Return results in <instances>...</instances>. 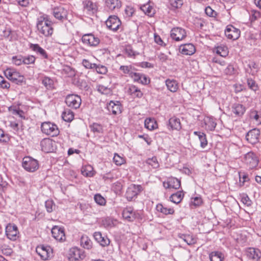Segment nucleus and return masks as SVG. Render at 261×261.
<instances>
[{
	"instance_id": "nucleus-1",
	"label": "nucleus",
	"mask_w": 261,
	"mask_h": 261,
	"mask_svg": "<svg viewBox=\"0 0 261 261\" xmlns=\"http://www.w3.org/2000/svg\"><path fill=\"white\" fill-rule=\"evenodd\" d=\"M37 28L39 33L45 37L50 36L53 33L52 22L47 15L43 14L38 17Z\"/></svg>"
},
{
	"instance_id": "nucleus-2",
	"label": "nucleus",
	"mask_w": 261,
	"mask_h": 261,
	"mask_svg": "<svg viewBox=\"0 0 261 261\" xmlns=\"http://www.w3.org/2000/svg\"><path fill=\"white\" fill-rule=\"evenodd\" d=\"M22 166L27 171L34 172L39 169V164L37 160L27 156L22 159Z\"/></svg>"
},
{
	"instance_id": "nucleus-3",
	"label": "nucleus",
	"mask_w": 261,
	"mask_h": 261,
	"mask_svg": "<svg viewBox=\"0 0 261 261\" xmlns=\"http://www.w3.org/2000/svg\"><path fill=\"white\" fill-rule=\"evenodd\" d=\"M41 129L43 133L51 137L57 136L59 134L57 125L50 122H43L41 124Z\"/></svg>"
},
{
	"instance_id": "nucleus-4",
	"label": "nucleus",
	"mask_w": 261,
	"mask_h": 261,
	"mask_svg": "<svg viewBox=\"0 0 261 261\" xmlns=\"http://www.w3.org/2000/svg\"><path fill=\"white\" fill-rule=\"evenodd\" d=\"M244 162L250 169H253L257 167L259 158L255 153L250 151L244 155Z\"/></svg>"
},
{
	"instance_id": "nucleus-5",
	"label": "nucleus",
	"mask_w": 261,
	"mask_h": 261,
	"mask_svg": "<svg viewBox=\"0 0 261 261\" xmlns=\"http://www.w3.org/2000/svg\"><path fill=\"white\" fill-rule=\"evenodd\" d=\"M36 251L43 260L49 259L53 256V250L49 246H38L36 248Z\"/></svg>"
},
{
	"instance_id": "nucleus-6",
	"label": "nucleus",
	"mask_w": 261,
	"mask_h": 261,
	"mask_svg": "<svg viewBox=\"0 0 261 261\" xmlns=\"http://www.w3.org/2000/svg\"><path fill=\"white\" fill-rule=\"evenodd\" d=\"M143 190L141 185L132 184L127 189L125 193V197L128 201H132L137 198L139 193Z\"/></svg>"
},
{
	"instance_id": "nucleus-7",
	"label": "nucleus",
	"mask_w": 261,
	"mask_h": 261,
	"mask_svg": "<svg viewBox=\"0 0 261 261\" xmlns=\"http://www.w3.org/2000/svg\"><path fill=\"white\" fill-rule=\"evenodd\" d=\"M82 42L86 46L90 47H96L100 43L98 37L92 33L86 34L82 37Z\"/></svg>"
},
{
	"instance_id": "nucleus-8",
	"label": "nucleus",
	"mask_w": 261,
	"mask_h": 261,
	"mask_svg": "<svg viewBox=\"0 0 261 261\" xmlns=\"http://www.w3.org/2000/svg\"><path fill=\"white\" fill-rule=\"evenodd\" d=\"M187 36L186 30L181 27L173 28L170 31L171 38L175 41L184 40Z\"/></svg>"
},
{
	"instance_id": "nucleus-9",
	"label": "nucleus",
	"mask_w": 261,
	"mask_h": 261,
	"mask_svg": "<svg viewBox=\"0 0 261 261\" xmlns=\"http://www.w3.org/2000/svg\"><path fill=\"white\" fill-rule=\"evenodd\" d=\"M82 100L81 97L75 94L68 95L65 99L66 105L71 108L76 109L81 105Z\"/></svg>"
},
{
	"instance_id": "nucleus-10",
	"label": "nucleus",
	"mask_w": 261,
	"mask_h": 261,
	"mask_svg": "<svg viewBox=\"0 0 261 261\" xmlns=\"http://www.w3.org/2000/svg\"><path fill=\"white\" fill-rule=\"evenodd\" d=\"M52 237L57 241L63 242L66 240L65 229L64 227L54 226L51 229Z\"/></svg>"
},
{
	"instance_id": "nucleus-11",
	"label": "nucleus",
	"mask_w": 261,
	"mask_h": 261,
	"mask_svg": "<svg viewBox=\"0 0 261 261\" xmlns=\"http://www.w3.org/2000/svg\"><path fill=\"white\" fill-rule=\"evenodd\" d=\"M107 27L111 30L117 31L121 25V22L119 18L115 15L109 16L106 21Z\"/></svg>"
},
{
	"instance_id": "nucleus-12",
	"label": "nucleus",
	"mask_w": 261,
	"mask_h": 261,
	"mask_svg": "<svg viewBox=\"0 0 261 261\" xmlns=\"http://www.w3.org/2000/svg\"><path fill=\"white\" fill-rule=\"evenodd\" d=\"M85 255L83 251L77 247L71 248L68 253V258L70 261H77L83 259Z\"/></svg>"
},
{
	"instance_id": "nucleus-13",
	"label": "nucleus",
	"mask_w": 261,
	"mask_h": 261,
	"mask_svg": "<svg viewBox=\"0 0 261 261\" xmlns=\"http://www.w3.org/2000/svg\"><path fill=\"white\" fill-rule=\"evenodd\" d=\"M226 37L231 40L238 39L240 36V31L232 25H228L225 30Z\"/></svg>"
},
{
	"instance_id": "nucleus-14",
	"label": "nucleus",
	"mask_w": 261,
	"mask_h": 261,
	"mask_svg": "<svg viewBox=\"0 0 261 261\" xmlns=\"http://www.w3.org/2000/svg\"><path fill=\"white\" fill-rule=\"evenodd\" d=\"M52 13L54 16L59 20L63 21L67 18L68 11L62 6L53 8Z\"/></svg>"
},
{
	"instance_id": "nucleus-15",
	"label": "nucleus",
	"mask_w": 261,
	"mask_h": 261,
	"mask_svg": "<svg viewBox=\"0 0 261 261\" xmlns=\"http://www.w3.org/2000/svg\"><path fill=\"white\" fill-rule=\"evenodd\" d=\"M55 142L49 138H44L40 142V146L43 151L48 153L53 152Z\"/></svg>"
},
{
	"instance_id": "nucleus-16",
	"label": "nucleus",
	"mask_w": 261,
	"mask_h": 261,
	"mask_svg": "<svg viewBox=\"0 0 261 261\" xmlns=\"http://www.w3.org/2000/svg\"><path fill=\"white\" fill-rule=\"evenodd\" d=\"M163 186L165 189H178L180 187V180L175 177L169 178L166 181L163 182Z\"/></svg>"
},
{
	"instance_id": "nucleus-17",
	"label": "nucleus",
	"mask_w": 261,
	"mask_h": 261,
	"mask_svg": "<svg viewBox=\"0 0 261 261\" xmlns=\"http://www.w3.org/2000/svg\"><path fill=\"white\" fill-rule=\"evenodd\" d=\"M260 130L257 128H254L248 132L246 136L247 140L251 144H254L259 141Z\"/></svg>"
},
{
	"instance_id": "nucleus-18",
	"label": "nucleus",
	"mask_w": 261,
	"mask_h": 261,
	"mask_svg": "<svg viewBox=\"0 0 261 261\" xmlns=\"http://www.w3.org/2000/svg\"><path fill=\"white\" fill-rule=\"evenodd\" d=\"M181 54L186 56H191L196 51V47L192 43L181 44L179 47Z\"/></svg>"
},
{
	"instance_id": "nucleus-19",
	"label": "nucleus",
	"mask_w": 261,
	"mask_h": 261,
	"mask_svg": "<svg viewBox=\"0 0 261 261\" xmlns=\"http://www.w3.org/2000/svg\"><path fill=\"white\" fill-rule=\"evenodd\" d=\"M204 127L207 131H213L217 125L216 119L212 116H205L203 119Z\"/></svg>"
},
{
	"instance_id": "nucleus-20",
	"label": "nucleus",
	"mask_w": 261,
	"mask_h": 261,
	"mask_svg": "<svg viewBox=\"0 0 261 261\" xmlns=\"http://www.w3.org/2000/svg\"><path fill=\"white\" fill-rule=\"evenodd\" d=\"M6 234L7 238L11 240H16V226L15 224H8L6 227Z\"/></svg>"
},
{
	"instance_id": "nucleus-21",
	"label": "nucleus",
	"mask_w": 261,
	"mask_h": 261,
	"mask_svg": "<svg viewBox=\"0 0 261 261\" xmlns=\"http://www.w3.org/2000/svg\"><path fill=\"white\" fill-rule=\"evenodd\" d=\"M121 106L120 103L118 101L116 102L111 101L107 105L108 111L114 115L120 113L121 112Z\"/></svg>"
},
{
	"instance_id": "nucleus-22",
	"label": "nucleus",
	"mask_w": 261,
	"mask_h": 261,
	"mask_svg": "<svg viewBox=\"0 0 261 261\" xmlns=\"http://www.w3.org/2000/svg\"><path fill=\"white\" fill-rule=\"evenodd\" d=\"M105 7L109 11H113L116 9H119L121 6L120 0H105Z\"/></svg>"
},
{
	"instance_id": "nucleus-23",
	"label": "nucleus",
	"mask_w": 261,
	"mask_h": 261,
	"mask_svg": "<svg viewBox=\"0 0 261 261\" xmlns=\"http://www.w3.org/2000/svg\"><path fill=\"white\" fill-rule=\"evenodd\" d=\"M30 48L36 54L40 56L44 59H47L48 55L46 51L38 44H31Z\"/></svg>"
},
{
	"instance_id": "nucleus-24",
	"label": "nucleus",
	"mask_w": 261,
	"mask_h": 261,
	"mask_svg": "<svg viewBox=\"0 0 261 261\" xmlns=\"http://www.w3.org/2000/svg\"><path fill=\"white\" fill-rule=\"evenodd\" d=\"M127 91L128 94L134 98H141L143 96V93L140 89L134 85L129 86Z\"/></svg>"
},
{
	"instance_id": "nucleus-25",
	"label": "nucleus",
	"mask_w": 261,
	"mask_h": 261,
	"mask_svg": "<svg viewBox=\"0 0 261 261\" xmlns=\"http://www.w3.org/2000/svg\"><path fill=\"white\" fill-rule=\"evenodd\" d=\"M165 84L168 90L171 92H176L179 88L178 84L175 80L167 79Z\"/></svg>"
},
{
	"instance_id": "nucleus-26",
	"label": "nucleus",
	"mask_w": 261,
	"mask_h": 261,
	"mask_svg": "<svg viewBox=\"0 0 261 261\" xmlns=\"http://www.w3.org/2000/svg\"><path fill=\"white\" fill-rule=\"evenodd\" d=\"M246 254L250 259L258 260L260 257V252L258 249L253 248H249L247 250Z\"/></svg>"
},
{
	"instance_id": "nucleus-27",
	"label": "nucleus",
	"mask_w": 261,
	"mask_h": 261,
	"mask_svg": "<svg viewBox=\"0 0 261 261\" xmlns=\"http://www.w3.org/2000/svg\"><path fill=\"white\" fill-rule=\"evenodd\" d=\"M82 175L85 177H93L95 174V171H94L93 168L90 165L83 166L81 169Z\"/></svg>"
},
{
	"instance_id": "nucleus-28",
	"label": "nucleus",
	"mask_w": 261,
	"mask_h": 261,
	"mask_svg": "<svg viewBox=\"0 0 261 261\" xmlns=\"http://www.w3.org/2000/svg\"><path fill=\"white\" fill-rule=\"evenodd\" d=\"M169 126L172 129L177 130H180L181 128L180 120L176 117H173L169 119Z\"/></svg>"
},
{
	"instance_id": "nucleus-29",
	"label": "nucleus",
	"mask_w": 261,
	"mask_h": 261,
	"mask_svg": "<svg viewBox=\"0 0 261 261\" xmlns=\"http://www.w3.org/2000/svg\"><path fill=\"white\" fill-rule=\"evenodd\" d=\"M35 57L32 55L27 57H20L19 58H17V65L22 63L24 64H33L35 62Z\"/></svg>"
},
{
	"instance_id": "nucleus-30",
	"label": "nucleus",
	"mask_w": 261,
	"mask_h": 261,
	"mask_svg": "<svg viewBox=\"0 0 261 261\" xmlns=\"http://www.w3.org/2000/svg\"><path fill=\"white\" fill-rule=\"evenodd\" d=\"M193 134L198 137L199 141L200 142V147L204 148L207 145V141L206 135L202 132L195 131Z\"/></svg>"
},
{
	"instance_id": "nucleus-31",
	"label": "nucleus",
	"mask_w": 261,
	"mask_h": 261,
	"mask_svg": "<svg viewBox=\"0 0 261 261\" xmlns=\"http://www.w3.org/2000/svg\"><path fill=\"white\" fill-rule=\"evenodd\" d=\"M84 10H86L89 14L94 13L96 11V5L91 1L86 0L83 2Z\"/></svg>"
},
{
	"instance_id": "nucleus-32",
	"label": "nucleus",
	"mask_w": 261,
	"mask_h": 261,
	"mask_svg": "<svg viewBox=\"0 0 261 261\" xmlns=\"http://www.w3.org/2000/svg\"><path fill=\"white\" fill-rule=\"evenodd\" d=\"M245 111L246 108L243 105L236 103L232 107V112L236 116H241Z\"/></svg>"
},
{
	"instance_id": "nucleus-33",
	"label": "nucleus",
	"mask_w": 261,
	"mask_h": 261,
	"mask_svg": "<svg viewBox=\"0 0 261 261\" xmlns=\"http://www.w3.org/2000/svg\"><path fill=\"white\" fill-rule=\"evenodd\" d=\"M179 238L182 239L188 245L194 244L196 242V240L190 234H186L182 233H179L178 234Z\"/></svg>"
},
{
	"instance_id": "nucleus-34",
	"label": "nucleus",
	"mask_w": 261,
	"mask_h": 261,
	"mask_svg": "<svg viewBox=\"0 0 261 261\" xmlns=\"http://www.w3.org/2000/svg\"><path fill=\"white\" fill-rule=\"evenodd\" d=\"M209 258L211 261H223L224 256L221 252L215 251L209 254Z\"/></svg>"
},
{
	"instance_id": "nucleus-35",
	"label": "nucleus",
	"mask_w": 261,
	"mask_h": 261,
	"mask_svg": "<svg viewBox=\"0 0 261 261\" xmlns=\"http://www.w3.org/2000/svg\"><path fill=\"white\" fill-rule=\"evenodd\" d=\"M81 245L86 249H90L92 247L91 240L87 236H82L81 238Z\"/></svg>"
},
{
	"instance_id": "nucleus-36",
	"label": "nucleus",
	"mask_w": 261,
	"mask_h": 261,
	"mask_svg": "<svg viewBox=\"0 0 261 261\" xmlns=\"http://www.w3.org/2000/svg\"><path fill=\"white\" fill-rule=\"evenodd\" d=\"M42 84L48 90H52L54 88V81L53 79L48 76H44L42 79Z\"/></svg>"
},
{
	"instance_id": "nucleus-37",
	"label": "nucleus",
	"mask_w": 261,
	"mask_h": 261,
	"mask_svg": "<svg viewBox=\"0 0 261 261\" xmlns=\"http://www.w3.org/2000/svg\"><path fill=\"white\" fill-rule=\"evenodd\" d=\"M122 215L125 219L130 221H133V219L134 218V209L131 207H126L123 211Z\"/></svg>"
},
{
	"instance_id": "nucleus-38",
	"label": "nucleus",
	"mask_w": 261,
	"mask_h": 261,
	"mask_svg": "<svg viewBox=\"0 0 261 261\" xmlns=\"http://www.w3.org/2000/svg\"><path fill=\"white\" fill-rule=\"evenodd\" d=\"M145 127L148 130H152L157 128L158 124L154 119L146 118L144 121Z\"/></svg>"
},
{
	"instance_id": "nucleus-39",
	"label": "nucleus",
	"mask_w": 261,
	"mask_h": 261,
	"mask_svg": "<svg viewBox=\"0 0 261 261\" xmlns=\"http://www.w3.org/2000/svg\"><path fill=\"white\" fill-rule=\"evenodd\" d=\"M184 197V194L181 191H178L172 194L170 197V200L172 202L178 204L182 200Z\"/></svg>"
},
{
	"instance_id": "nucleus-40",
	"label": "nucleus",
	"mask_w": 261,
	"mask_h": 261,
	"mask_svg": "<svg viewBox=\"0 0 261 261\" xmlns=\"http://www.w3.org/2000/svg\"><path fill=\"white\" fill-rule=\"evenodd\" d=\"M62 117L66 122H71L74 118V114L69 109H66L62 113Z\"/></svg>"
},
{
	"instance_id": "nucleus-41",
	"label": "nucleus",
	"mask_w": 261,
	"mask_h": 261,
	"mask_svg": "<svg viewBox=\"0 0 261 261\" xmlns=\"http://www.w3.org/2000/svg\"><path fill=\"white\" fill-rule=\"evenodd\" d=\"M250 118L254 121L256 125L261 124V113L256 110L252 111L250 113Z\"/></svg>"
},
{
	"instance_id": "nucleus-42",
	"label": "nucleus",
	"mask_w": 261,
	"mask_h": 261,
	"mask_svg": "<svg viewBox=\"0 0 261 261\" xmlns=\"http://www.w3.org/2000/svg\"><path fill=\"white\" fill-rule=\"evenodd\" d=\"M141 10L146 14L152 16L154 14V10L149 4H146L141 6Z\"/></svg>"
},
{
	"instance_id": "nucleus-43",
	"label": "nucleus",
	"mask_w": 261,
	"mask_h": 261,
	"mask_svg": "<svg viewBox=\"0 0 261 261\" xmlns=\"http://www.w3.org/2000/svg\"><path fill=\"white\" fill-rule=\"evenodd\" d=\"M217 54L220 55L222 57H226L228 54V48L226 46H218L215 50Z\"/></svg>"
},
{
	"instance_id": "nucleus-44",
	"label": "nucleus",
	"mask_w": 261,
	"mask_h": 261,
	"mask_svg": "<svg viewBox=\"0 0 261 261\" xmlns=\"http://www.w3.org/2000/svg\"><path fill=\"white\" fill-rule=\"evenodd\" d=\"M119 70L122 71L125 75H128L129 76H130L134 71V69L131 65H122L120 67Z\"/></svg>"
},
{
	"instance_id": "nucleus-45",
	"label": "nucleus",
	"mask_w": 261,
	"mask_h": 261,
	"mask_svg": "<svg viewBox=\"0 0 261 261\" xmlns=\"http://www.w3.org/2000/svg\"><path fill=\"white\" fill-rule=\"evenodd\" d=\"M94 69L98 74H106L108 71V68L106 66L100 64H96Z\"/></svg>"
},
{
	"instance_id": "nucleus-46",
	"label": "nucleus",
	"mask_w": 261,
	"mask_h": 261,
	"mask_svg": "<svg viewBox=\"0 0 261 261\" xmlns=\"http://www.w3.org/2000/svg\"><path fill=\"white\" fill-rule=\"evenodd\" d=\"M95 202L98 205L104 206L106 204V200L100 194H96L94 196Z\"/></svg>"
},
{
	"instance_id": "nucleus-47",
	"label": "nucleus",
	"mask_w": 261,
	"mask_h": 261,
	"mask_svg": "<svg viewBox=\"0 0 261 261\" xmlns=\"http://www.w3.org/2000/svg\"><path fill=\"white\" fill-rule=\"evenodd\" d=\"M5 76L10 80L14 81L16 79L15 77L16 72L14 71V70L8 68L7 69L5 72Z\"/></svg>"
},
{
	"instance_id": "nucleus-48",
	"label": "nucleus",
	"mask_w": 261,
	"mask_h": 261,
	"mask_svg": "<svg viewBox=\"0 0 261 261\" xmlns=\"http://www.w3.org/2000/svg\"><path fill=\"white\" fill-rule=\"evenodd\" d=\"M97 90L99 93L102 94L110 95L112 93V91L110 88L103 85L97 86Z\"/></svg>"
},
{
	"instance_id": "nucleus-49",
	"label": "nucleus",
	"mask_w": 261,
	"mask_h": 261,
	"mask_svg": "<svg viewBox=\"0 0 261 261\" xmlns=\"http://www.w3.org/2000/svg\"><path fill=\"white\" fill-rule=\"evenodd\" d=\"M146 163L154 169H156L159 167V163L156 158L155 156L148 159L146 161Z\"/></svg>"
},
{
	"instance_id": "nucleus-50",
	"label": "nucleus",
	"mask_w": 261,
	"mask_h": 261,
	"mask_svg": "<svg viewBox=\"0 0 261 261\" xmlns=\"http://www.w3.org/2000/svg\"><path fill=\"white\" fill-rule=\"evenodd\" d=\"M91 130L94 133H102L103 132V127L101 125L94 123L90 126Z\"/></svg>"
},
{
	"instance_id": "nucleus-51",
	"label": "nucleus",
	"mask_w": 261,
	"mask_h": 261,
	"mask_svg": "<svg viewBox=\"0 0 261 261\" xmlns=\"http://www.w3.org/2000/svg\"><path fill=\"white\" fill-rule=\"evenodd\" d=\"M45 208L48 213H51L55 208V204L52 200H47L45 203Z\"/></svg>"
},
{
	"instance_id": "nucleus-52",
	"label": "nucleus",
	"mask_w": 261,
	"mask_h": 261,
	"mask_svg": "<svg viewBox=\"0 0 261 261\" xmlns=\"http://www.w3.org/2000/svg\"><path fill=\"white\" fill-rule=\"evenodd\" d=\"M113 162L116 165L120 166L125 163V159L117 153H115L113 157Z\"/></svg>"
},
{
	"instance_id": "nucleus-53",
	"label": "nucleus",
	"mask_w": 261,
	"mask_h": 261,
	"mask_svg": "<svg viewBox=\"0 0 261 261\" xmlns=\"http://www.w3.org/2000/svg\"><path fill=\"white\" fill-rule=\"evenodd\" d=\"M247 85L252 90L256 91L258 89V86L255 81L251 78L247 79Z\"/></svg>"
},
{
	"instance_id": "nucleus-54",
	"label": "nucleus",
	"mask_w": 261,
	"mask_h": 261,
	"mask_svg": "<svg viewBox=\"0 0 261 261\" xmlns=\"http://www.w3.org/2000/svg\"><path fill=\"white\" fill-rule=\"evenodd\" d=\"M83 66L86 69H94L95 67V63H91L88 60L83 59L82 61Z\"/></svg>"
},
{
	"instance_id": "nucleus-55",
	"label": "nucleus",
	"mask_w": 261,
	"mask_h": 261,
	"mask_svg": "<svg viewBox=\"0 0 261 261\" xmlns=\"http://www.w3.org/2000/svg\"><path fill=\"white\" fill-rule=\"evenodd\" d=\"M170 5L174 8L180 7L183 4L182 0H169Z\"/></svg>"
},
{
	"instance_id": "nucleus-56",
	"label": "nucleus",
	"mask_w": 261,
	"mask_h": 261,
	"mask_svg": "<svg viewBox=\"0 0 261 261\" xmlns=\"http://www.w3.org/2000/svg\"><path fill=\"white\" fill-rule=\"evenodd\" d=\"M205 13L210 17H215L217 16V12L210 6H207L205 8Z\"/></svg>"
},
{
	"instance_id": "nucleus-57",
	"label": "nucleus",
	"mask_w": 261,
	"mask_h": 261,
	"mask_svg": "<svg viewBox=\"0 0 261 261\" xmlns=\"http://www.w3.org/2000/svg\"><path fill=\"white\" fill-rule=\"evenodd\" d=\"M224 73L226 75H231L234 74L235 69L232 64H229L224 70Z\"/></svg>"
},
{
	"instance_id": "nucleus-58",
	"label": "nucleus",
	"mask_w": 261,
	"mask_h": 261,
	"mask_svg": "<svg viewBox=\"0 0 261 261\" xmlns=\"http://www.w3.org/2000/svg\"><path fill=\"white\" fill-rule=\"evenodd\" d=\"M240 182L242 183L241 186H243L244 182L249 180L248 174L245 172H239Z\"/></svg>"
},
{
	"instance_id": "nucleus-59",
	"label": "nucleus",
	"mask_w": 261,
	"mask_h": 261,
	"mask_svg": "<svg viewBox=\"0 0 261 261\" xmlns=\"http://www.w3.org/2000/svg\"><path fill=\"white\" fill-rule=\"evenodd\" d=\"M260 17V13L256 10H251L250 12V18L251 21H255Z\"/></svg>"
},
{
	"instance_id": "nucleus-60",
	"label": "nucleus",
	"mask_w": 261,
	"mask_h": 261,
	"mask_svg": "<svg viewBox=\"0 0 261 261\" xmlns=\"http://www.w3.org/2000/svg\"><path fill=\"white\" fill-rule=\"evenodd\" d=\"M9 140V137L4 131L0 128V142H7Z\"/></svg>"
},
{
	"instance_id": "nucleus-61",
	"label": "nucleus",
	"mask_w": 261,
	"mask_h": 261,
	"mask_svg": "<svg viewBox=\"0 0 261 261\" xmlns=\"http://www.w3.org/2000/svg\"><path fill=\"white\" fill-rule=\"evenodd\" d=\"M137 83L142 85H147L150 83V80L147 75L143 74L142 76L140 77V80H139Z\"/></svg>"
},
{
	"instance_id": "nucleus-62",
	"label": "nucleus",
	"mask_w": 261,
	"mask_h": 261,
	"mask_svg": "<svg viewBox=\"0 0 261 261\" xmlns=\"http://www.w3.org/2000/svg\"><path fill=\"white\" fill-rule=\"evenodd\" d=\"M125 15L126 17H130L133 16L135 10L133 7L127 6L125 9Z\"/></svg>"
},
{
	"instance_id": "nucleus-63",
	"label": "nucleus",
	"mask_w": 261,
	"mask_h": 261,
	"mask_svg": "<svg viewBox=\"0 0 261 261\" xmlns=\"http://www.w3.org/2000/svg\"><path fill=\"white\" fill-rule=\"evenodd\" d=\"M126 54L129 57H135L139 54L136 51H134L130 47H127L125 49Z\"/></svg>"
},
{
	"instance_id": "nucleus-64",
	"label": "nucleus",
	"mask_w": 261,
	"mask_h": 261,
	"mask_svg": "<svg viewBox=\"0 0 261 261\" xmlns=\"http://www.w3.org/2000/svg\"><path fill=\"white\" fill-rule=\"evenodd\" d=\"M110 242L109 239L107 237L103 236L98 243L100 244V245L105 247L109 245Z\"/></svg>"
}]
</instances>
